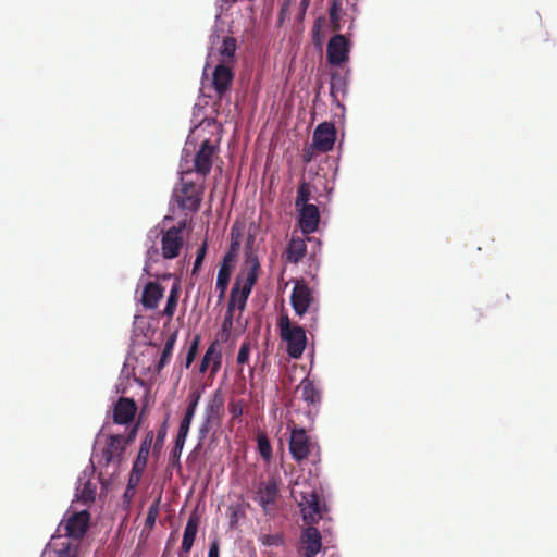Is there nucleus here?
I'll return each instance as SVG.
<instances>
[{"mask_svg":"<svg viewBox=\"0 0 557 557\" xmlns=\"http://www.w3.org/2000/svg\"><path fill=\"white\" fill-rule=\"evenodd\" d=\"M140 420H112L102 428V432L108 430L104 444L100 448H95L91 463L94 468L113 467L114 474L121 462L126 446L131 444L137 435Z\"/></svg>","mask_w":557,"mask_h":557,"instance_id":"f257e3e1","label":"nucleus"},{"mask_svg":"<svg viewBox=\"0 0 557 557\" xmlns=\"http://www.w3.org/2000/svg\"><path fill=\"white\" fill-rule=\"evenodd\" d=\"M255 236L249 234L245 245V264L243 274L237 275L235 283L232 287L227 310L234 312L237 308L244 311L249 295L258 281L260 272V262L252 246Z\"/></svg>","mask_w":557,"mask_h":557,"instance_id":"f03ea898","label":"nucleus"},{"mask_svg":"<svg viewBox=\"0 0 557 557\" xmlns=\"http://www.w3.org/2000/svg\"><path fill=\"white\" fill-rule=\"evenodd\" d=\"M277 326L282 341L287 345L286 351L288 356L294 359H299L308 342L305 329L300 325L292 324L290 319L286 314L280 317Z\"/></svg>","mask_w":557,"mask_h":557,"instance_id":"7ed1b4c3","label":"nucleus"},{"mask_svg":"<svg viewBox=\"0 0 557 557\" xmlns=\"http://www.w3.org/2000/svg\"><path fill=\"white\" fill-rule=\"evenodd\" d=\"M218 152L219 148L216 145L212 144L210 139L203 140L193 157V166L183 169V164L181 165L182 175L195 172L205 178L211 172L213 159L218 156Z\"/></svg>","mask_w":557,"mask_h":557,"instance_id":"20e7f679","label":"nucleus"},{"mask_svg":"<svg viewBox=\"0 0 557 557\" xmlns=\"http://www.w3.org/2000/svg\"><path fill=\"white\" fill-rule=\"evenodd\" d=\"M203 195V186L194 182H186L182 177L181 187L174 191V199L178 207L189 212H197Z\"/></svg>","mask_w":557,"mask_h":557,"instance_id":"39448f33","label":"nucleus"},{"mask_svg":"<svg viewBox=\"0 0 557 557\" xmlns=\"http://www.w3.org/2000/svg\"><path fill=\"white\" fill-rule=\"evenodd\" d=\"M236 49L237 41L234 37H223L221 45L216 49L212 48L209 52L205 69L207 70L210 63L234 67L236 64Z\"/></svg>","mask_w":557,"mask_h":557,"instance_id":"423d86ee","label":"nucleus"},{"mask_svg":"<svg viewBox=\"0 0 557 557\" xmlns=\"http://www.w3.org/2000/svg\"><path fill=\"white\" fill-rule=\"evenodd\" d=\"M278 496V482L275 478H271L267 482H260L258 484L253 499L262 507L265 515H270L274 511Z\"/></svg>","mask_w":557,"mask_h":557,"instance_id":"0eeeda50","label":"nucleus"},{"mask_svg":"<svg viewBox=\"0 0 557 557\" xmlns=\"http://www.w3.org/2000/svg\"><path fill=\"white\" fill-rule=\"evenodd\" d=\"M234 233V228L232 230V234ZM240 243L238 238H234L232 235V242L230 246V250L226 252V255L223 258V261L220 265L218 277H216V289L220 292V299H222L225 296L228 282L231 278L232 273V263L236 257L237 250L239 249Z\"/></svg>","mask_w":557,"mask_h":557,"instance_id":"6e6552de","label":"nucleus"},{"mask_svg":"<svg viewBox=\"0 0 557 557\" xmlns=\"http://www.w3.org/2000/svg\"><path fill=\"white\" fill-rule=\"evenodd\" d=\"M350 42L341 34L333 36L326 48V59L331 65L338 66L349 58Z\"/></svg>","mask_w":557,"mask_h":557,"instance_id":"1a4fd4ad","label":"nucleus"},{"mask_svg":"<svg viewBox=\"0 0 557 557\" xmlns=\"http://www.w3.org/2000/svg\"><path fill=\"white\" fill-rule=\"evenodd\" d=\"M89 518H90V516H89L88 511H86V510L72 513L64 521V524H63L65 535L69 539L79 541L88 530Z\"/></svg>","mask_w":557,"mask_h":557,"instance_id":"9d476101","label":"nucleus"},{"mask_svg":"<svg viewBox=\"0 0 557 557\" xmlns=\"http://www.w3.org/2000/svg\"><path fill=\"white\" fill-rule=\"evenodd\" d=\"M313 147L320 152H329L336 140V129L332 123H321L313 132Z\"/></svg>","mask_w":557,"mask_h":557,"instance_id":"9b49d317","label":"nucleus"},{"mask_svg":"<svg viewBox=\"0 0 557 557\" xmlns=\"http://www.w3.org/2000/svg\"><path fill=\"white\" fill-rule=\"evenodd\" d=\"M184 245L183 235H180V228H169L163 232L161 237V251L164 259L176 258Z\"/></svg>","mask_w":557,"mask_h":557,"instance_id":"f8f14e48","label":"nucleus"},{"mask_svg":"<svg viewBox=\"0 0 557 557\" xmlns=\"http://www.w3.org/2000/svg\"><path fill=\"white\" fill-rule=\"evenodd\" d=\"M290 302L296 314L302 317L313 302L311 289L306 284L297 282L293 288Z\"/></svg>","mask_w":557,"mask_h":557,"instance_id":"ddd939ff","label":"nucleus"},{"mask_svg":"<svg viewBox=\"0 0 557 557\" xmlns=\"http://www.w3.org/2000/svg\"><path fill=\"white\" fill-rule=\"evenodd\" d=\"M299 506L301 507V513L305 523L311 524L318 522L321 515L319 498L314 491L301 492Z\"/></svg>","mask_w":557,"mask_h":557,"instance_id":"4468645a","label":"nucleus"},{"mask_svg":"<svg viewBox=\"0 0 557 557\" xmlns=\"http://www.w3.org/2000/svg\"><path fill=\"white\" fill-rule=\"evenodd\" d=\"M234 67L216 64L212 72V87L216 95L222 98L231 88L234 79Z\"/></svg>","mask_w":557,"mask_h":557,"instance_id":"2eb2a0df","label":"nucleus"},{"mask_svg":"<svg viewBox=\"0 0 557 557\" xmlns=\"http://www.w3.org/2000/svg\"><path fill=\"white\" fill-rule=\"evenodd\" d=\"M300 543L304 557H315L322 547L320 531L314 527H308L300 534Z\"/></svg>","mask_w":557,"mask_h":557,"instance_id":"dca6fc26","label":"nucleus"},{"mask_svg":"<svg viewBox=\"0 0 557 557\" xmlns=\"http://www.w3.org/2000/svg\"><path fill=\"white\" fill-rule=\"evenodd\" d=\"M222 364V352L219 341H213L208 347L200 362L199 372L205 373L210 369V374L214 376Z\"/></svg>","mask_w":557,"mask_h":557,"instance_id":"f3484780","label":"nucleus"},{"mask_svg":"<svg viewBox=\"0 0 557 557\" xmlns=\"http://www.w3.org/2000/svg\"><path fill=\"white\" fill-rule=\"evenodd\" d=\"M289 450L293 457L300 461L308 457L310 453V438L305 430L294 429L289 441Z\"/></svg>","mask_w":557,"mask_h":557,"instance_id":"a211bd4d","label":"nucleus"},{"mask_svg":"<svg viewBox=\"0 0 557 557\" xmlns=\"http://www.w3.org/2000/svg\"><path fill=\"white\" fill-rule=\"evenodd\" d=\"M299 209V225L304 234H311L318 230L320 211L315 205L302 206Z\"/></svg>","mask_w":557,"mask_h":557,"instance_id":"6ab92c4d","label":"nucleus"},{"mask_svg":"<svg viewBox=\"0 0 557 557\" xmlns=\"http://www.w3.org/2000/svg\"><path fill=\"white\" fill-rule=\"evenodd\" d=\"M199 523L200 517L198 516V513L196 511L191 512L183 534V541L181 545V549L183 553L188 554L189 550L191 549L196 539Z\"/></svg>","mask_w":557,"mask_h":557,"instance_id":"aec40b11","label":"nucleus"},{"mask_svg":"<svg viewBox=\"0 0 557 557\" xmlns=\"http://www.w3.org/2000/svg\"><path fill=\"white\" fill-rule=\"evenodd\" d=\"M164 289L163 287L156 282H149L146 284L143 297H141V304L146 309H154L158 307L159 301L163 297Z\"/></svg>","mask_w":557,"mask_h":557,"instance_id":"412c9836","label":"nucleus"},{"mask_svg":"<svg viewBox=\"0 0 557 557\" xmlns=\"http://www.w3.org/2000/svg\"><path fill=\"white\" fill-rule=\"evenodd\" d=\"M138 406L133 398L120 397L113 407L112 418H136Z\"/></svg>","mask_w":557,"mask_h":557,"instance_id":"4be33fe9","label":"nucleus"},{"mask_svg":"<svg viewBox=\"0 0 557 557\" xmlns=\"http://www.w3.org/2000/svg\"><path fill=\"white\" fill-rule=\"evenodd\" d=\"M97 484L90 479L79 478L76 487V497L83 504L92 503L96 498Z\"/></svg>","mask_w":557,"mask_h":557,"instance_id":"5701e85b","label":"nucleus"},{"mask_svg":"<svg viewBox=\"0 0 557 557\" xmlns=\"http://www.w3.org/2000/svg\"><path fill=\"white\" fill-rule=\"evenodd\" d=\"M307 252V245L300 237H293L286 249V259L290 263L297 264L302 260Z\"/></svg>","mask_w":557,"mask_h":557,"instance_id":"b1692460","label":"nucleus"},{"mask_svg":"<svg viewBox=\"0 0 557 557\" xmlns=\"http://www.w3.org/2000/svg\"><path fill=\"white\" fill-rule=\"evenodd\" d=\"M225 397L221 389H216L206 406V418H219L224 409Z\"/></svg>","mask_w":557,"mask_h":557,"instance_id":"393cba45","label":"nucleus"},{"mask_svg":"<svg viewBox=\"0 0 557 557\" xmlns=\"http://www.w3.org/2000/svg\"><path fill=\"white\" fill-rule=\"evenodd\" d=\"M161 505V494L152 502V504L148 508L147 517L145 520L144 528L141 530V535L146 534L148 536L156 524V520L160 512Z\"/></svg>","mask_w":557,"mask_h":557,"instance_id":"a878e982","label":"nucleus"},{"mask_svg":"<svg viewBox=\"0 0 557 557\" xmlns=\"http://www.w3.org/2000/svg\"><path fill=\"white\" fill-rule=\"evenodd\" d=\"M205 391V386L198 385L193 387L188 394L187 401L188 406L186 408L185 414L183 418H193L195 414L196 407L201 398V394Z\"/></svg>","mask_w":557,"mask_h":557,"instance_id":"bb28decb","label":"nucleus"},{"mask_svg":"<svg viewBox=\"0 0 557 557\" xmlns=\"http://www.w3.org/2000/svg\"><path fill=\"white\" fill-rule=\"evenodd\" d=\"M177 334L176 332L172 333L164 344L161 357L158 362V370H161L168 362L172 355L175 342H176Z\"/></svg>","mask_w":557,"mask_h":557,"instance_id":"cd10ccee","label":"nucleus"},{"mask_svg":"<svg viewBox=\"0 0 557 557\" xmlns=\"http://www.w3.org/2000/svg\"><path fill=\"white\" fill-rule=\"evenodd\" d=\"M79 544L70 540L61 543V547L55 550L57 557H78Z\"/></svg>","mask_w":557,"mask_h":557,"instance_id":"c85d7f7f","label":"nucleus"},{"mask_svg":"<svg viewBox=\"0 0 557 557\" xmlns=\"http://www.w3.org/2000/svg\"><path fill=\"white\" fill-rule=\"evenodd\" d=\"M310 185L306 182H301L297 190V197L295 201L296 207L300 208L302 206L309 205L308 201L310 199Z\"/></svg>","mask_w":557,"mask_h":557,"instance_id":"c756f323","label":"nucleus"},{"mask_svg":"<svg viewBox=\"0 0 557 557\" xmlns=\"http://www.w3.org/2000/svg\"><path fill=\"white\" fill-rule=\"evenodd\" d=\"M177 301H178V288H177V286H173L170 292V295L168 297L166 305L163 310V314L169 318H172L175 312Z\"/></svg>","mask_w":557,"mask_h":557,"instance_id":"7c9ffc66","label":"nucleus"},{"mask_svg":"<svg viewBox=\"0 0 557 557\" xmlns=\"http://www.w3.org/2000/svg\"><path fill=\"white\" fill-rule=\"evenodd\" d=\"M325 25V20L323 16H320L318 18L314 20L313 22V25H312V41L314 42V45H321L323 39H324V36L322 34V29Z\"/></svg>","mask_w":557,"mask_h":557,"instance_id":"2f4dec72","label":"nucleus"},{"mask_svg":"<svg viewBox=\"0 0 557 557\" xmlns=\"http://www.w3.org/2000/svg\"><path fill=\"white\" fill-rule=\"evenodd\" d=\"M258 450L262 458L269 459L272 455V448L268 436L264 433H258L257 435Z\"/></svg>","mask_w":557,"mask_h":557,"instance_id":"473e14b6","label":"nucleus"},{"mask_svg":"<svg viewBox=\"0 0 557 557\" xmlns=\"http://www.w3.org/2000/svg\"><path fill=\"white\" fill-rule=\"evenodd\" d=\"M190 422L191 420H181V425L175 441V445H177L178 449H183L184 447L187 434L190 429Z\"/></svg>","mask_w":557,"mask_h":557,"instance_id":"72a5a7b5","label":"nucleus"},{"mask_svg":"<svg viewBox=\"0 0 557 557\" xmlns=\"http://www.w3.org/2000/svg\"><path fill=\"white\" fill-rule=\"evenodd\" d=\"M199 343H200V335H196L194 337V339L191 341L188 351H187L186 363H185L186 368H189L190 364L193 363V361L195 360L197 352H198Z\"/></svg>","mask_w":557,"mask_h":557,"instance_id":"f704fd0d","label":"nucleus"},{"mask_svg":"<svg viewBox=\"0 0 557 557\" xmlns=\"http://www.w3.org/2000/svg\"><path fill=\"white\" fill-rule=\"evenodd\" d=\"M251 351V344L248 341L242 343L238 355H237V363L243 366L248 363Z\"/></svg>","mask_w":557,"mask_h":557,"instance_id":"c9c22d12","label":"nucleus"},{"mask_svg":"<svg viewBox=\"0 0 557 557\" xmlns=\"http://www.w3.org/2000/svg\"><path fill=\"white\" fill-rule=\"evenodd\" d=\"M228 409L232 418H239L244 413V401L242 399L233 398L228 404Z\"/></svg>","mask_w":557,"mask_h":557,"instance_id":"e433bc0d","label":"nucleus"},{"mask_svg":"<svg viewBox=\"0 0 557 557\" xmlns=\"http://www.w3.org/2000/svg\"><path fill=\"white\" fill-rule=\"evenodd\" d=\"M342 0H332L330 7V22H341Z\"/></svg>","mask_w":557,"mask_h":557,"instance_id":"4c0bfd02","label":"nucleus"},{"mask_svg":"<svg viewBox=\"0 0 557 557\" xmlns=\"http://www.w3.org/2000/svg\"><path fill=\"white\" fill-rule=\"evenodd\" d=\"M206 252H207V242H203V244L197 251L196 259H195L194 267H193V274H195L199 271V269L202 264V261L206 257Z\"/></svg>","mask_w":557,"mask_h":557,"instance_id":"58836bf2","label":"nucleus"},{"mask_svg":"<svg viewBox=\"0 0 557 557\" xmlns=\"http://www.w3.org/2000/svg\"><path fill=\"white\" fill-rule=\"evenodd\" d=\"M148 456L149 454L138 451L132 469L136 470V472H144L147 466Z\"/></svg>","mask_w":557,"mask_h":557,"instance_id":"ea45409f","label":"nucleus"},{"mask_svg":"<svg viewBox=\"0 0 557 557\" xmlns=\"http://www.w3.org/2000/svg\"><path fill=\"white\" fill-rule=\"evenodd\" d=\"M233 318L234 312L226 310V314L222 323V332L226 334V337H228L231 330L233 327Z\"/></svg>","mask_w":557,"mask_h":557,"instance_id":"a19ab883","label":"nucleus"},{"mask_svg":"<svg viewBox=\"0 0 557 557\" xmlns=\"http://www.w3.org/2000/svg\"><path fill=\"white\" fill-rule=\"evenodd\" d=\"M144 472H136V470L132 469L129 479L127 482L128 491H135L136 486L139 484L141 475Z\"/></svg>","mask_w":557,"mask_h":557,"instance_id":"79ce46f5","label":"nucleus"},{"mask_svg":"<svg viewBox=\"0 0 557 557\" xmlns=\"http://www.w3.org/2000/svg\"><path fill=\"white\" fill-rule=\"evenodd\" d=\"M152 438H153V434H152V432H149L146 435L145 440L141 442L140 447H139V451L145 453V454H149L150 447H151V443H152Z\"/></svg>","mask_w":557,"mask_h":557,"instance_id":"37998d69","label":"nucleus"},{"mask_svg":"<svg viewBox=\"0 0 557 557\" xmlns=\"http://www.w3.org/2000/svg\"><path fill=\"white\" fill-rule=\"evenodd\" d=\"M182 450L183 449L177 448V445H174V447L171 451V456H170V461L173 466H175V465L180 466V457H181Z\"/></svg>","mask_w":557,"mask_h":557,"instance_id":"c03bdc74","label":"nucleus"},{"mask_svg":"<svg viewBox=\"0 0 557 557\" xmlns=\"http://www.w3.org/2000/svg\"><path fill=\"white\" fill-rule=\"evenodd\" d=\"M219 553H220L219 540L214 539L210 544L208 557H219Z\"/></svg>","mask_w":557,"mask_h":557,"instance_id":"a18cd8bd","label":"nucleus"},{"mask_svg":"<svg viewBox=\"0 0 557 557\" xmlns=\"http://www.w3.org/2000/svg\"><path fill=\"white\" fill-rule=\"evenodd\" d=\"M158 253V249L156 247H151L150 249H148L147 251V260H146V263H145V267H144V271L149 274V269H150V259L152 258V255H157Z\"/></svg>","mask_w":557,"mask_h":557,"instance_id":"49530a36","label":"nucleus"},{"mask_svg":"<svg viewBox=\"0 0 557 557\" xmlns=\"http://www.w3.org/2000/svg\"><path fill=\"white\" fill-rule=\"evenodd\" d=\"M186 227V220L178 222V225L172 226L171 228H180V235H183V231Z\"/></svg>","mask_w":557,"mask_h":557,"instance_id":"de8ad7c7","label":"nucleus"},{"mask_svg":"<svg viewBox=\"0 0 557 557\" xmlns=\"http://www.w3.org/2000/svg\"><path fill=\"white\" fill-rule=\"evenodd\" d=\"M331 27L333 32H339L342 29L341 22H331Z\"/></svg>","mask_w":557,"mask_h":557,"instance_id":"09e8293b","label":"nucleus"},{"mask_svg":"<svg viewBox=\"0 0 557 557\" xmlns=\"http://www.w3.org/2000/svg\"><path fill=\"white\" fill-rule=\"evenodd\" d=\"M310 3V0H301L300 1V9L302 12H306Z\"/></svg>","mask_w":557,"mask_h":557,"instance_id":"8fccbe9b","label":"nucleus"},{"mask_svg":"<svg viewBox=\"0 0 557 557\" xmlns=\"http://www.w3.org/2000/svg\"><path fill=\"white\" fill-rule=\"evenodd\" d=\"M135 491H128V487L126 486L124 497L125 498H132L134 496Z\"/></svg>","mask_w":557,"mask_h":557,"instance_id":"3c124183","label":"nucleus"},{"mask_svg":"<svg viewBox=\"0 0 557 557\" xmlns=\"http://www.w3.org/2000/svg\"><path fill=\"white\" fill-rule=\"evenodd\" d=\"M180 557H188V554H185L182 552V549L180 550Z\"/></svg>","mask_w":557,"mask_h":557,"instance_id":"603ef678","label":"nucleus"},{"mask_svg":"<svg viewBox=\"0 0 557 557\" xmlns=\"http://www.w3.org/2000/svg\"><path fill=\"white\" fill-rule=\"evenodd\" d=\"M144 413H145V408H143V411H141L140 416H138V419H141Z\"/></svg>","mask_w":557,"mask_h":557,"instance_id":"864d4df0","label":"nucleus"}]
</instances>
